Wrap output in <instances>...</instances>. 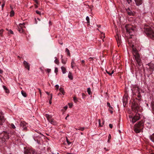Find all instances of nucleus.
Instances as JSON below:
<instances>
[{
  "label": "nucleus",
  "instance_id": "nucleus-28",
  "mask_svg": "<svg viewBox=\"0 0 154 154\" xmlns=\"http://www.w3.org/2000/svg\"><path fill=\"white\" fill-rule=\"evenodd\" d=\"M21 94L23 96L25 97H26L27 96L26 94L25 93V92H24L23 91H22Z\"/></svg>",
  "mask_w": 154,
  "mask_h": 154
},
{
  "label": "nucleus",
  "instance_id": "nucleus-16",
  "mask_svg": "<svg viewBox=\"0 0 154 154\" xmlns=\"http://www.w3.org/2000/svg\"><path fill=\"white\" fill-rule=\"evenodd\" d=\"M23 63L25 66V67L29 70L30 68V66L29 63L26 61H23Z\"/></svg>",
  "mask_w": 154,
  "mask_h": 154
},
{
  "label": "nucleus",
  "instance_id": "nucleus-23",
  "mask_svg": "<svg viewBox=\"0 0 154 154\" xmlns=\"http://www.w3.org/2000/svg\"><path fill=\"white\" fill-rule=\"evenodd\" d=\"M149 138L152 142H154V133L150 136Z\"/></svg>",
  "mask_w": 154,
  "mask_h": 154
},
{
  "label": "nucleus",
  "instance_id": "nucleus-34",
  "mask_svg": "<svg viewBox=\"0 0 154 154\" xmlns=\"http://www.w3.org/2000/svg\"><path fill=\"white\" fill-rule=\"evenodd\" d=\"M87 92H88V94L89 95L91 94V91L90 88H88Z\"/></svg>",
  "mask_w": 154,
  "mask_h": 154
},
{
  "label": "nucleus",
  "instance_id": "nucleus-7",
  "mask_svg": "<svg viewBox=\"0 0 154 154\" xmlns=\"http://www.w3.org/2000/svg\"><path fill=\"white\" fill-rule=\"evenodd\" d=\"M28 124L24 121H21L20 125V128L22 129L23 131H26L27 130Z\"/></svg>",
  "mask_w": 154,
  "mask_h": 154
},
{
  "label": "nucleus",
  "instance_id": "nucleus-14",
  "mask_svg": "<svg viewBox=\"0 0 154 154\" xmlns=\"http://www.w3.org/2000/svg\"><path fill=\"white\" fill-rule=\"evenodd\" d=\"M131 90L132 91V93L133 94H135L136 93H137L139 92H140V90L139 88L137 86L134 87L132 88Z\"/></svg>",
  "mask_w": 154,
  "mask_h": 154
},
{
  "label": "nucleus",
  "instance_id": "nucleus-10",
  "mask_svg": "<svg viewBox=\"0 0 154 154\" xmlns=\"http://www.w3.org/2000/svg\"><path fill=\"white\" fill-rule=\"evenodd\" d=\"M41 134H35L33 137V139L35 141H37V143H40L41 139Z\"/></svg>",
  "mask_w": 154,
  "mask_h": 154
},
{
  "label": "nucleus",
  "instance_id": "nucleus-1",
  "mask_svg": "<svg viewBox=\"0 0 154 154\" xmlns=\"http://www.w3.org/2000/svg\"><path fill=\"white\" fill-rule=\"evenodd\" d=\"M132 52L135 60L136 66L135 69L137 73H140L143 69V64L140 56L138 53V51L133 45L132 46Z\"/></svg>",
  "mask_w": 154,
  "mask_h": 154
},
{
  "label": "nucleus",
  "instance_id": "nucleus-33",
  "mask_svg": "<svg viewBox=\"0 0 154 154\" xmlns=\"http://www.w3.org/2000/svg\"><path fill=\"white\" fill-rule=\"evenodd\" d=\"M19 32L20 33H22L23 32V29L22 28H20L19 27H18V29Z\"/></svg>",
  "mask_w": 154,
  "mask_h": 154
},
{
  "label": "nucleus",
  "instance_id": "nucleus-11",
  "mask_svg": "<svg viewBox=\"0 0 154 154\" xmlns=\"http://www.w3.org/2000/svg\"><path fill=\"white\" fill-rule=\"evenodd\" d=\"M140 117L139 114H137L135 116L132 118L131 121L133 123H135L140 119Z\"/></svg>",
  "mask_w": 154,
  "mask_h": 154
},
{
  "label": "nucleus",
  "instance_id": "nucleus-22",
  "mask_svg": "<svg viewBox=\"0 0 154 154\" xmlns=\"http://www.w3.org/2000/svg\"><path fill=\"white\" fill-rule=\"evenodd\" d=\"M61 69L62 70V72L63 74H65L66 73V68L63 67V66H62L61 67Z\"/></svg>",
  "mask_w": 154,
  "mask_h": 154
},
{
  "label": "nucleus",
  "instance_id": "nucleus-46",
  "mask_svg": "<svg viewBox=\"0 0 154 154\" xmlns=\"http://www.w3.org/2000/svg\"><path fill=\"white\" fill-rule=\"evenodd\" d=\"M58 68L57 67H56L55 68L54 72L55 73H57L58 72Z\"/></svg>",
  "mask_w": 154,
  "mask_h": 154
},
{
  "label": "nucleus",
  "instance_id": "nucleus-8",
  "mask_svg": "<svg viewBox=\"0 0 154 154\" xmlns=\"http://www.w3.org/2000/svg\"><path fill=\"white\" fill-rule=\"evenodd\" d=\"M125 10L128 15L130 16H134L135 13L134 11H132L131 8H125Z\"/></svg>",
  "mask_w": 154,
  "mask_h": 154
},
{
  "label": "nucleus",
  "instance_id": "nucleus-5",
  "mask_svg": "<svg viewBox=\"0 0 154 154\" xmlns=\"http://www.w3.org/2000/svg\"><path fill=\"white\" fill-rule=\"evenodd\" d=\"M9 133L4 131L0 134V146L5 144L7 140L9 138L10 135Z\"/></svg>",
  "mask_w": 154,
  "mask_h": 154
},
{
  "label": "nucleus",
  "instance_id": "nucleus-54",
  "mask_svg": "<svg viewBox=\"0 0 154 154\" xmlns=\"http://www.w3.org/2000/svg\"><path fill=\"white\" fill-rule=\"evenodd\" d=\"M55 87L57 89H58L59 88V86L58 85H56L55 86Z\"/></svg>",
  "mask_w": 154,
  "mask_h": 154
},
{
  "label": "nucleus",
  "instance_id": "nucleus-56",
  "mask_svg": "<svg viewBox=\"0 0 154 154\" xmlns=\"http://www.w3.org/2000/svg\"><path fill=\"white\" fill-rule=\"evenodd\" d=\"M109 127L111 128H112V126H113L112 125V124H109Z\"/></svg>",
  "mask_w": 154,
  "mask_h": 154
},
{
  "label": "nucleus",
  "instance_id": "nucleus-35",
  "mask_svg": "<svg viewBox=\"0 0 154 154\" xmlns=\"http://www.w3.org/2000/svg\"><path fill=\"white\" fill-rule=\"evenodd\" d=\"M111 138V135L110 134H109L108 136V142L109 143L110 142V139Z\"/></svg>",
  "mask_w": 154,
  "mask_h": 154
},
{
  "label": "nucleus",
  "instance_id": "nucleus-52",
  "mask_svg": "<svg viewBox=\"0 0 154 154\" xmlns=\"http://www.w3.org/2000/svg\"><path fill=\"white\" fill-rule=\"evenodd\" d=\"M67 142L68 145H70L71 143V142H69L68 139L67 138Z\"/></svg>",
  "mask_w": 154,
  "mask_h": 154
},
{
  "label": "nucleus",
  "instance_id": "nucleus-47",
  "mask_svg": "<svg viewBox=\"0 0 154 154\" xmlns=\"http://www.w3.org/2000/svg\"><path fill=\"white\" fill-rule=\"evenodd\" d=\"M45 70L46 71L48 72L49 73L51 72V70L50 69H46Z\"/></svg>",
  "mask_w": 154,
  "mask_h": 154
},
{
  "label": "nucleus",
  "instance_id": "nucleus-58",
  "mask_svg": "<svg viewBox=\"0 0 154 154\" xmlns=\"http://www.w3.org/2000/svg\"><path fill=\"white\" fill-rule=\"evenodd\" d=\"M114 73L113 70L112 71V72L110 74V75H111L112 74H113Z\"/></svg>",
  "mask_w": 154,
  "mask_h": 154
},
{
  "label": "nucleus",
  "instance_id": "nucleus-4",
  "mask_svg": "<svg viewBox=\"0 0 154 154\" xmlns=\"http://www.w3.org/2000/svg\"><path fill=\"white\" fill-rule=\"evenodd\" d=\"M144 31L147 36L152 40H154V31L150 26H145Z\"/></svg>",
  "mask_w": 154,
  "mask_h": 154
},
{
  "label": "nucleus",
  "instance_id": "nucleus-50",
  "mask_svg": "<svg viewBox=\"0 0 154 154\" xmlns=\"http://www.w3.org/2000/svg\"><path fill=\"white\" fill-rule=\"evenodd\" d=\"M59 91L60 92H62L63 91V88H60L59 89Z\"/></svg>",
  "mask_w": 154,
  "mask_h": 154
},
{
  "label": "nucleus",
  "instance_id": "nucleus-37",
  "mask_svg": "<svg viewBox=\"0 0 154 154\" xmlns=\"http://www.w3.org/2000/svg\"><path fill=\"white\" fill-rule=\"evenodd\" d=\"M10 125L11 127V128L13 129H15L16 128L14 124L12 123H11V125Z\"/></svg>",
  "mask_w": 154,
  "mask_h": 154
},
{
  "label": "nucleus",
  "instance_id": "nucleus-49",
  "mask_svg": "<svg viewBox=\"0 0 154 154\" xmlns=\"http://www.w3.org/2000/svg\"><path fill=\"white\" fill-rule=\"evenodd\" d=\"M82 95L83 98L84 99L85 97L86 96L84 93H82Z\"/></svg>",
  "mask_w": 154,
  "mask_h": 154
},
{
  "label": "nucleus",
  "instance_id": "nucleus-13",
  "mask_svg": "<svg viewBox=\"0 0 154 154\" xmlns=\"http://www.w3.org/2000/svg\"><path fill=\"white\" fill-rule=\"evenodd\" d=\"M149 66V69L150 71L151 72V74L152 73L154 70V64L152 63H150L148 64Z\"/></svg>",
  "mask_w": 154,
  "mask_h": 154
},
{
  "label": "nucleus",
  "instance_id": "nucleus-41",
  "mask_svg": "<svg viewBox=\"0 0 154 154\" xmlns=\"http://www.w3.org/2000/svg\"><path fill=\"white\" fill-rule=\"evenodd\" d=\"M107 106H108L110 108V109H112V107H111L110 105V104L109 103L107 102Z\"/></svg>",
  "mask_w": 154,
  "mask_h": 154
},
{
  "label": "nucleus",
  "instance_id": "nucleus-42",
  "mask_svg": "<svg viewBox=\"0 0 154 154\" xmlns=\"http://www.w3.org/2000/svg\"><path fill=\"white\" fill-rule=\"evenodd\" d=\"M73 100H74V101L75 103H76V102H77L78 101V100H77V98L75 97H74Z\"/></svg>",
  "mask_w": 154,
  "mask_h": 154
},
{
  "label": "nucleus",
  "instance_id": "nucleus-44",
  "mask_svg": "<svg viewBox=\"0 0 154 154\" xmlns=\"http://www.w3.org/2000/svg\"><path fill=\"white\" fill-rule=\"evenodd\" d=\"M36 13L37 14L39 15H41V12L39 11H37V10L36 11Z\"/></svg>",
  "mask_w": 154,
  "mask_h": 154
},
{
  "label": "nucleus",
  "instance_id": "nucleus-20",
  "mask_svg": "<svg viewBox=\"0 0 154 154\" xmlns=\"http://www.w3.org/2000/svg\"><path fill=\"white\" fill-rule=\"evenodd\" d=\"M68 77L71 80L73 79V76H72V73H71V72H69V74H68Z\"/></svg>",
  "mask_w": 154,
  "mask_h": 154
},
{
  "label": "nucleus",
  "instance_id": "nucleus-12",
  "mask_svg": "<svg viewBox=\"0 0 154 154\" xmlns=\"http://www.w3.org/2000/svg\"><path fill=\"white\" fill-rule=\"evenodd\" d=\"M5 119L2 111L0 110V125H2L3 123L5 121Z\"/></svg>",
  "mask_w": 154,
  "mask_h": 154
},
{
  "label": "nucleus",
  "instance_id": "nucleus-43",
  "mask_svg": "<svg viewBox=\"0 0 154 154\" xmlns=\"http://www.w3.org/2000/svg\"><path fill=\"white\" fill-rule=\"evenodd\" d=\"M61 61H62V63H63L64 64H65L66 63V62L65 60H64L63 59H62Z\"/></svg>",
  "mask_w": 154,
  "mask_h": 154
},
{
  "label": "nucleus",
  "instance_id": "nucleus-36",
  "mask_svg": "<svg viewBox=\"0 0 154 154\" xmlns=\"http://www.w3.org/2000/svg\"><path fill=\"white\" fill-rule=\"evenodd\" d=\"M55 58L56 59L55 60H54V62L55 63H56V64H59V60H57V58H56V57H55Z\"/></svg>",
  "mask_w": 154,
  "mask_h": 154
},
{
  "label": "nucleus",
  "instance_id": "nucleus-64",
  "mask_svg": "<svg viewBox=\"0 0 154 154\" xmlns=\"http://www.w3.org/2000/svg\"><path fill=\"white\" fill-rule=\"evenodd\" d=\"M46 93L47 94H48V95H49V93L47 91V92H46Z\"/></svg>",
  "mask_w": 154,
  "mask_h": 154
},
{
  "label": "nucleus",
  "instance_id": "nucleus-31",
  "mask_svg": "<svg viewBox=\"0 0 154 154\" xmlns=\"http://www.w3.org/2000/svg\"><path fill=\"white\" fill-rule=\"evenodd\" d=\"M4 30L2 29H1L0 30V36L3 37V32Z\"/></svg>",
  "mask_w": 154,
  "mask_h": 154
},
{
  "label": "nucleus",
  "instance_id": "nucleus-2",
  "mask_svg": "<svg viewBox=\"0 0 154 154\" xmlns=\"http://www.w3.org/2000/svg\"><path fill=\"white\" fill-rule=\"evenodd\" d=\"M137 98H136V100H134L132 103V109L135 112H137L139 110L140 106L138 104V102L141 99V96L140 92L137 93Z\"/></svg>",
  "mask_w": 154,
  "mask_h": 154
},
{
  "label": "nucleus",
  "instance_id": "nucleus-48",
  "mask_svg": "<svg viewBox=\"0 0 154 154\" xmlns=\"http://www.w3.org/2000/svg\"><path fill=\"white\" fill-rule=\"evenodd\" d=\"M128 4H130L132 2V0H126Z\"/></svg>",
  "mask_w": 154,
  "mask_h": 154
},
{
  "label": "nucleus",
  "instance_id": "nucleus-57",
  "mask_svg": "<svg viewBox=\"0 0 154 154\" xmlns=\"http://www.w3.org/2000/svg\"><path fill=\"white\" fill-rule=\"evenodd\" d=\"M12 133L13 134H15V131H14V132H11L10 134H12Z\"/></svg>",
  "mask_w": 154,
  "mask_h": 154
},
{
  "label": "nucleus",
  "instance_id": "nucleus-60",
  "mask_svg": "<svg viewBox=\"0 0 154 154\" xmlns=\"http://www.w3.org/2000/svg\"><path fill=\"white\" fill-rule=\"evenodd\" d=\"M5 5V4H3L2 5V8L3 9V8L4 7V6Z\"/></svg>",
  "mask_w": 154,
  "mask_h": 154
},
{
  "label": "nucleus",
  "instance_id": "nucleus-55",
  "mask_svg": "<svg viewBox=\"0 0 154 154\" xmlns=\"http://www.w3.org/2000/svg\"><path fill=\"white\" fill-rule=\"evenodd\" d=\"M69 105L70 108L72 107V103H69Z\"/></svg>",
  "mask_w": 154,
  "mask_h": 154
},
{
  "label": "nucleus",
  "instance_id": "nucleus-18",
  "mask_svg": "<svg viewBox=\"0 0 154 154\" xmlns=\"http://www.w3.org/2000/svg\"><path fill=\"white\" fill-rule=\"evenodd\" d=\"M46 117L47 118L49 122L50 121H51V120L52 119V116L51 115H49L48 114H46Z\"/></svg>",
  "mask_w": 154,
  "mask_h": 154
},
{
  "label": "nucleus",
  "instance_id": "nucleus-51",
  "mask_svg": "<svg viewBox=\"0 0 154 154\" xmlns=\"http://www.w3.org/2000/svg\"><path fill=\"white\" fill-rule=\"evenodd\" d=\"M85 61L84 60H83L82 61V63L83 66H84L85 65Z\"/></svg>",
  "mask_w": 154,
  "mask_h": 154
},
{
  "label": "nucleus",
  "instance_id": "nucleus-19",
  "mask_svg": "<svg viewBox=\"0 0 154 154\" xmlns=\"http://www.w3.org/2000/svg\"><path fill=\"white\" fill-rule=\"evenodd\" d=\"M51 124L53 125H56L57 124L56 121H54L53 119H52L49 121Z\"/></svg>",
  "mask_w": 154,
  "mask_h": 154
},
{
  "label": "nucleus",
  "instance_id": "nucleus-3",
  "mask_svg": "<svg viewBox=\"0 0 154 154\" xmlns=\"http://www.w3.org/2000/svg\"><path fill=\"white\" fill-rule=\"evenodd\" d=\"M144 121H140L136 123L134 127V131L136 133H139L142 131L143 128Z\"/></svg>",
  "mask_w": 154,
  "mask_h": 154
},
{
  "label": "nucleus",
  "instance_id": "nucleus-30",
  "mask_svg": "<svg viewBox=\"0 0 154 154\" xmlns=\"http://www.w3.org/2000/svg\"><path fill=\"white\" fill-rule=\"evenodd\" d=\"M66 52L67 53V54L68 55L70 56V53L69 52V50L67 48H66L65 49Z\"/></svg>",
  "mask_w": 154,
  "mask_h": 154
},
{
  "label": "nucleus",
  "instance_id": "nucleus-62",
  "mask_svg": "<svg viewBox=\"0 0 154 154\" xmlns=\"http://www.w3.org/2000/svg\"><path fill=\"white\" fill-rule=\"evenodd\" d=\"M61 93L62 94H63V95H64V94H65V92H64V91H63Z\"/></svg>",
  "mask_w": 154,
  "mask_h": 154
},
{
  "label": "nucleus",
  "instance_id": "nucleus-59",
  "mask_svg": "<svg viewBox=\"0 0 154 154\" xmlns=\"http://www.w3.org/2000/svg\"><path fill=\"white\" fill-rule=\"evenodd\" d=\"M106 72L110 75V74L111 73L109 72L107 70H106Z\"/></svg>",
  "mask_w": 154,
  "mask_h": 154
},
{
  "label": "nucleus",
  "instance_id": "nucleus-17",
  "mask_svg": "<svg viewBox=\"0 0 154 154\" xmlns=\"http://www.w3.org/2000/svg\"><path fill=\"white\" fill-rule=\"evenodd\" d=\"M136 5L137 6H139L141 5L142 3V0H134Z\"/></svg>",
  "mask_w": 154,
  "mask_h": 154
},
{
  "label": "nucleus",
  "instance_id": "nucleus-40",
  "mask_svg": "<svg viewBox=\"0 0 154 154\" xmlns=\"http://www.w3.org/2000/svg\"><path fill=\"white\" fill-rule=\"evenodd\" d=\"M51 95V97L49 101V103L50 104H51V103L52 102L51 101L52 99V94H50Z\"/></svg>",
  "mask_w": 154,
  "mask_h": 154
},
{
  "label": "nucleus",
  "instance_id": "nucleus-63",
  "mask_svg": "<svg viewBox=\"0 0 154 154\" xmlns=\"http://www.w3.org/2000/svg\"><path fill=\"white\" fill-rule=\"evenodd\" d=\"M35 8H38V6L36 5H35Z\"/></svg>",
  "mask_w": 154,
  "mask_h": 154
},
{
  "label": "nucleus",
  "instance_id": "nucleus-27",
  "mask_svg": "<svg viewBox=\"0 0 154 154\" xmlns=\"http://www.w3.org/2000/svg\"><path fill=\"white\" fill-rule=\"evenodd\" d=\"M3 88L4 89V90L5 91L6 93H9V90L7 89V88L5 86H3Z\"/></svg>",
  "mask_w": 154,
  "mask_h": 154
},
{
  "label": "nucleus",
  "instance_id": "nucleus-38",
  "mask_svg": "<svg viewBox=\"0 0 154 154\" xmlns=\"http://www.w3.org/2000/svg\"><path fill=\"white\" fill-rule=\"evenodd\" d=\"M25 23H23V24L22 23H20L19 25V26L18 27H19L20 28H23V26L25 25Z\"/></svg>",
  "mask_w": 154,
  "mask_h": 154
},
{
  "label": "nucleus",
  "instance_id": "nucleus-29",
  "mask_svg": "<svg viewBox=\"0 0 154 154\" xmlns=\"http://www.w3.org/2000/svg\"><path fill=\"white\" fill-rule=\"evenodd\" d=\"M10 17H13L14 15V11L13 10H12L10 12Z\"/></svg>",
  "mask_w": 154,
  "mask_h": 154
},
{
  "label": "nucleus",
  "instance_id": "nucleus-32",
  "mask_svg": "<svg viewBox=\"0 0 154 154\" xmlns=\"http://www.w3.org/2000/svg\"><path fill=\"white\" fill-rule=\"evenodd\" d=\"M105 38V34L104 33H102L101 36V38H102L103 41L104 42V38Z\"/></svg>",
  "mask_w": 154,
  "mask_h": 154
},
{
  "label": "nucleus",
  "instance_id": "nucleus-6",
  "mask_svg": "<svg viewBox=\"0 0 154 154\" xmlns=\"http://www.w3.org/2000/svg\"><path fill=\"white\" fill-rule=\"evenodd\" d=\"M125 28L127 33L131 36L133 35L134 31V28L132 25L126 24Z\"/></svg>",
  "mask_w": 154,
  "mask_h": 154
},
{
  "label": "nucleus",
  "instance_id": "nucleus-24",
  "mask_svg": "<svg viewBox=\"0 0 154 154\" xmlns=\"http://www.w3.org/2000/svg\"><path fill=\"white\" fill-rule=\"evenodd\" d=\"M75 64V62H74V60L73 59H72V62L71 63V66L72 67V68H73V67L74 66V65Z\"/></svg>",
  "mask_w": 154,
  "mask_h": 154
},
{
  "label": "nucleus",
  "instance_id": "nucleus-39",
  "mask_svg": "<svg viewBox=\"0 0 154 154\" xmlns=\"http://www.w3.org/2000/svg\"><path fill=\"white\" fill-rule=\"evenodd\" d=\"M78 129L81 131H83L85 129V128L84 127H79Z\"/></svg>",
  "mask_w": 154,
  "mask_h": 154
},
{
  "label": "nucleus",
  "instance_id": "nucleus-53",
  "mask_svg": "<svg viewBox=\"0 0 154 154\" xmlns=\"http://www.w3.org/2000/svg\"><path fill=\"white\" fill-rule=\"evenodd\" d=\"M35 3H36L37 4H39V2L37 0H35Z\"/></svg>",
  "mask_w": 154,
  "mask_h": 154
},
{
  "label": "nucleus",
  "instance_id": "nucleus-25",
  "mask_svg": "<svg viewBox=\"0 0 154 154\" xmlns=\"http://www.w3.org/2000/svg\"><path fill=\"white\" fill-rule=\"evenodd\" d=\"M86 20L87 21V23L88 25L90 24V19L88 16H87L86 18Z\"/></svg>",
  "mask_w": 154,
  "mask_h": 154
},
{
  "label": "nucleus",
  "instance_id": "nucleus-21",
  "mask_svg": "<svg viewBox=\"0 0 154 154\" xmlns=\"http://www.w3.org/2000/svg\"><path fill=\"white\" fill-rule=\"evenodd\" d=\"M151 106L152 108V112L154 114V102L153 101L151 102Z\"/></svg>",
  "mask_w": 154,
  "mask_h": 154
},
{
  "label": "nucleus",
  "instance_id": "nucleus-9",
  "mask_svg": "<svg viewBox=\"0 0 154 154\" xmlns=\"http://www.w3.org/2000/svg\"><path fill=\"white\" fill-rule=\"evenodd\" d=\"M24 154H34L35 153V151L32 149H25L24 148Z\"/></svg>",
  "mask_w": 154,
  "mask_h": 154
},
{
  "label": "nucleus",
  "instance_id": "nucleus-26",
  "mask_svg": "<svg viewBox=\"0 0 154 154\" xmlns=\"http://www.w3.org/2000/svg\"><path fill=\"white\" fill-rule=\"evenodd\" d=\"M7 30L8 31V34H13L14 32L13 31L11 30V29H7Z\"/></svg>",
  "mask_w": 154,
  "mask_h": 154
},
{
  "label": "nucleus",
  "instance_id": "nucleus-61",
  "mask_svg": "<svg viewBox=\"0 0 154 154\" xmlns=\"http://www.w3.org/2000/svg\"><path fill=\"white\" fill-rule=\"evenodd\" d=\"M99 125L100 126H102V125H101V124H100V120H99Z\"/></svg>",
  "mask_w": 154,
  "mask_h": 154
},
{
  "label": "nucleus",
  "instance_id": "nucleus-15",
  "mask_svg": "<svg viewBox=\"0 0 154 154\" xmlns=\"http://www.w3.org/2000/svg\"><path fill=\"white\" fill-rule=\"evenodd\" d=\"M115 38L117 42L118 46H119L121 43V40L120 36L119 34H117L116 36H115Z\"/></svg>",
  "mask_w": 154,
  "mask_h": 154
},
{
  "label": "nucleus",
  "instance_id": "nucleus-45",
  "mask_svg": "<svg viewBox=\"0 0 154 154\" xmlns=\"http://www.w3.org/2000/svg\"><path fill=\"white\" fill-rule=\"evenodd\" d=\"M112 108L110 109V108H109V110L111 114H112L113 112V111L112 110Z\"/></svg>",
  "mask_w": 154,
  "mask_h": 154
}]
</instances>
